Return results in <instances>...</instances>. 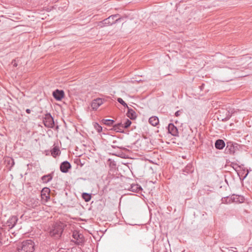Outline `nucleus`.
Returning <instances> with one entry per match:
<instances>
[{
    "label": "nucleus",
    "instance_id": "obj_1",
    "mask_svg": "<svg viewBox=\"0 0 252 252\" xmlns=\"http://www.w3.org/2000/svg\"><path fill=\"white\" fill-rule=\"evenodd\" d=\"M35 244L31 239L22 242L17 247L18 252H34Z\"/></svg>",
    "mask_w": 252,
    "mask_h": 252
},
{
    "label": "nucleus",
    "instance_id": "obj_2",
    "mask_svg": "<svg viewBox=\"0 0 252 252\" xmlns=\"http://www.w3.org/2000/svg\"><path fill=\"white\" fill-rule=\"evenodd\" d=\"M63 232V226L62 223L59 222L56 223L52 226V230H51L50 234L51 236L56 237H60Z\"/></svg>",
    "mask_w": 252,
    "mask_h": 252
},
{
    "label": "nucleus",
    "instance_id": "obj_3",
    "mask_svg": "<svg viewBox=\"0 0 252 252\" xmlns=\"http://www.w3.org/2000/svg\"><path fill=\"white\" fill-rule=\"evenodd\" d=\"M221 105V114H225V117L221 118V121H225L228 120L233 113L234 112V109L230 105H229L228 107Z\"/></svg>",
    "mask_w": 252,
    "mask_h": 252
},
{
    "label": "nucleus",
    "instance_id": "obj_4",
    "mask_svg": "<svg viewBox=\"0 0 252 252\" xmlns=\"http://www.w3.org/2000/svg\"><path fill=\"white\" fill-rule=\"evenodd\" d=\"M43 122L45 126L46 127L53 128L54 126L55 123L54 118L51 116L50 114H47L45 116Z\"/></svg>",
    "mask_w": 252,
    "mask_h": 252
},
{
    "label": "nucleus",
    "instance_id": "obj_5",
    "mask_svg": "<svg viewBox=\"0 0 252 252\" xmlns=\"http://www.w3.org/2000/svg\"><path fill=\"white\" fill-rule=\"evenodd\" d=\"M118 16V15H113L111 16H109L108 18L104 20L102 22L104 26H109L113 24L116 23L117 21L119 20V19H115Z\"/></svg>",
    "mask_w": 252,
    "mask_h": 252
},
{
    "label": "nucleus",
    "instance_id": "obj_6",
    "mask_svg": "<svg viewBox=\"0 0 252 252\" xmlns=\"http://www.w3.org/2000/svg\"><path fill=\"white\" fill-rule=\"evenodd\" d=\"M104 100L101 98H96L94 99L91 103V107L93 110H96V109L99 107L101 105L103 104Z\"/></svg>",
    "mask_w": 252,
    "mask_h": 252
},
{
    "label": "nucleus",
    "instance_id": "obj_7",
    "mask_svg": "<svg viewBox=\"0 0 252 252\" xmlns=\"http://www.w3.org/2000/svg\"><path fill=\"white\" fill-rule=\"evenodd\" d=\"M168 133L174 136H179V132L176 126L173 124H168Z\"/></svg>",
    "mask_w": 252,
    "mask_h": 252
},
{
    "label": "nucleus",
    "instance_id": "obj_8",
    "mask_svg": "<svg viewBox=\"0 0 252 252\" xmlns=\"http://www.w3.org/2000/svg\"><path fill=\"white\" fill-rule=\"evenodd\" d=\"M52 95L56 100L60 101L64 96V92L63 90L57 89L53 92Z\"/></svg>",
    "mask_w": 252,
    "mask_h": 252
},
{
    "label": "nucleus",
    "instance_id": "obj_9",
    "mask_svg": "<svg viewBox=\"0 0 252 252\" xmlns=\"http://www.w3.org/2000/svg\"><path fill=\"white\" fill-rule=\"evenodd\" d=\"M70 167V163L67 161H64L61 163V164H60V171H61L63 173H65L67 172L68 170L69 169Z\"/></svg>",
    "mask_w": 252,
    "mask_h": 252
},
{
    "label": "nucleus",
    "instance_id": "obj_10",
    "mask_svg": "<svg viewBox=\"0 0 252 252\" xmlns=\"http://www.w3.org/2000/svg\"><path fill=\"white\" fill-rule=\"evenodd\" d=\"M18 220V218L16 216H12L6 221L7 226H9V228H12L16 224Z\"/></svg>",
    "mask_w": 252,
    "mask_h": 252
},
{
    "label": "nucleus",
    "instance_id": "obj_11",
    "mask_svg": "<svg viewBox=\"0 0 252 252\" xmlns=\"http://www.w3.org/2000/svg\"><path fill=\"white\" fill-rule=\"evenodd\" d=\"M234 152V147L231 142H226V146L224 150L225 154H232Z\"/></svg>",
    "mask_w": 252,
    "mask_h": 252
},
{
    "label": "nucleus",
    "instance_id": "obj_12",
    "mask_svg": "<svg viewBox=\"0 0 252 252\" xmlns=\"http://www.w3.org/2000/svg\"><path fill=\"white\" fill-rule=\"evenodd\" d=\"M39 205V201L36 198H30L28 201V205L32 208H35Z\"/></svg>",
    "mask_w": 252,
    "mask_h": 252
},
{
    "label": "nucleus",
    "instance_id": "obj_13",
    "mask_svg": "<svg viewBox=\"0 0 252 252\" xmlns=\"http://www.w3.org/2000/svg\"><path fill=\"white\" fill-rule=\"evenodd\" d=\"M50 193V189L47 188H45L41 190V196L42 199L47 201L50 199L49 193Z\"/></svg>",
    "mask_w": 252,
    "mask_h": 252
},
{
    "label": "nucleus",
    "instance_id": "obj_14",
    "mask_svg": "<svg viewBox=\"0 0 252 252\" xmlns=\"http://www.w3.org/2000/svg\"><path fill=\"white\" fill-rule=\"evenodd\" d=\"M73 237L76 240L78 245H81L83 242V236L77 232H74L73 233Z\"/></svg>",
    "mask_w": 252,
    "mask_h": 252
},
{
    "label": "nucleus",
    "instance_id": "obj_15",
    "mask_svg": "<svg viewBox=\"0 0 252 252\" xmlns=\"http://www.w3.org/2000/svg\"><path fill=\"white\" fill-rule=\"evenodd\" d=\"M127 117L131 120H134L136 117L135 112L131 108H127V112L126 113Z\"/></svg>",
    "mask_w": 252,
    "mask_h": 252
},
{
    "label": "nucleus",
    "instance_id": "obj_16",
    "mask_svg": "<svg viewBox=\"0 0 252 252\" xmlns=\"http://www.w3.org/2000/svg\"><path fill=\"white\" fill-rule=\"evenodd\" d=\"M232 201L235 203H243L244 201V198L243 196L237 195L235 194L232 195Z\"/></svg>",
    "mask_w": 252,
    "mask_h": 252
},
{
    "label": "nucleus",
    "instance_id": "obj_17",
    "mask_svg": "<svg viewBox=\"0 0 252 252\" xmlns=\"http://www.w3.org/2000/svg\"><path fill=\"white\" fill-rule=\"evenodd\" d=\"M142 189L141 187L137 184H132L130 188V190L134 192H138Z\"/></svg>",
    "mask_w": 252,
    "mask_h": 252
},
{
    "label": "nucleus",
    "instance_id": "obj_18",
    "mask_svg": "<svg viewBox=\"0 0 252 252\" xmlns=\"http://www.w3.org/2000/svg\"><path fill=\"white\" fill-rule=\"evenodd\" d=\"M233 202L232 201V195L231 196H226L221 197V203H231Z\"/></svg>",
    "mask_w": 252,
    "mask_h": 252
},
{
    "label": "nucleus",
    "instance_id": "obj_19",
    "mask_svg": "<svg viewBox=\"0 0 252 252\" xmlns=\"http://www.w3.org/2000/svg\"><path fill=\"white\" fill-rule=\"evenodd\" d=\"M149 122L150 125L156 126L158 124V119L156 116H153L149 118Z\"/></svg>",
    "mask_w": 252,
    "mask_h": 252
},
{
    "label": "nucleus",
    "instance_id": "obj_20",
    "mask_svg": "<svg viewBox=\"0 0 252 252\" xmlns=\"http://www.w3.org/2000/svg\"><path fill=\"white\" fill-rule=\"evenodd\" d=\"M52 179V176L51 174H48L41 177V180L43 181L44 183H47L50 182Z\"/></svg>",
    "mask_w": 252,
    "mask_h": 252
},
{
    "label": "nucleus",
    "instance_id": "obj_21",
    "mask_svg": "<svg viewBox=\"0 0 252 252\" xmlns=\"http://www.w3.org/2000/svg\"><path fill=\"white\" fill-rule=\"evenodd\" d=\"M51 153L52 156L56 157V156H58L60 154V151L58 147H55L53 149L51 150Z\"/></svg>",
    "mask_w": 252,
    "mask_h": 252
},
{
    "label": "nucleus",
    "instance_id": "obj_22",
    "mask_svg": "<svg viewBox=\"0 0 252 252\" xmlns=\"http://www.w3.org/2000/svg\"><path fill=\"white\" fill-rule=\"evenodd\" d=\"M102 122L104 125H107L108 126H113L115 123V121L111 119H103L102 120Z\"/></svg>",
    "mask_w": 252,
    "mask_h": 252
},
{
    "label": "nucleus",
    "instance_id": "obj_23",
    "mask_svg": "<svg viewBox=\"0 0 252 252\" xmlns=\"http://www.w3.org/2000/svg\"><path fill=\"white\" fill-rule=\"evenodd\" d=\"M82 197L86 202H89L92 198V196L88 193H82Z\"/></svg>",
    "mask_w": 252,
    "mask_h": 252
},
{
    "label": "nucleus",
    "instance_id": "obj_24",
    "mask_svg": "<svg viewBox=\"0 0 252 252\" xmlns=\"http://www.w3.org/2000/svg\"><path fill=\"white\" fill-rule=\"evenodd\" d=\"M112 147L113 148H117L124 149V148H123L119 144H118V142L116 140L113 141Z\"/></svg>",
    "mask_w": 252,
    "mask_h": 252
},
{
    "label": "nucleus",
    "instance_id": "obj_25",
    "mask_svg": "<svg viewBox=\"0 0 252 252\" xmlns=\"http://www.w3.org/2000/svg\"><path fill=\"white\" fill-rule=\"evenodd\" d=\"M123 122L124 123V127L126 128L129 127L131 124V121L129 120H128L127 119L123 121Z\"/></svg>",
    "mask_w": 252,
    "mask_h": 252
},
{
    "label": "nucleus",
    "instance_id": "obj_26",
    "mask_svg": "<svg viewBox=\"0 0 252 252\" xmlns=\"http://www.w3.org/2000/svg\"><path fill=\"white\" fill-rule=\"evenodd\" d=\"M112 126L113 130L117 132H122L124 131L123 128L118 126L117 124L113 125Z\"/></svg>",
    "mask_w": 252,
    "mask_h": 252
},
{
    "label": "nucleus",
    "instance_id": "obj_27",
    "mask_svg": "<svg viewBox=\"0 0 252 252\" xmlns=\"http://www.w3.org/2000/svg\"><path fill=\"white\" fill-rule=\"evenodd\" d=\"M185 171L188 173L189 172H192L193 171V167L192 166L191 164H188L186 168H185Z\"/></svg>",
    "mask_w": 252,
    "mask_h": 252
},
{
    "label": "nucleus",
    "instance_id": "obj_28",
    "mask_svg": "<svg viewBox=\"0 0 252 252\" xmlns=\"http://www.w3.org/2000/svg\"><path fill=\"white\" fill-rule=\"evenodd\" d=\"M117 100H118V102H119L120 104H121L122 105H123L124 107L128 108L127 105L126 103V102L124 101L123 100V99L122 98H121V97H118V99H117Z\"/></svg>",
    "mask_w": 252,
    "mask_h": 252
},
{
    "label": "nucleus",
    "instance_id": "obj_29",
    "mask_svg": "<svg viewBox=\"0 0 252 252\" xmlns=\"http://www.w3.org/2000/svg\"><path fill=\"white\" fill-rule=\"evenodd\" d=\"M94 126L96 131L100 132L102 131V127L98 124L95 123Z\"/></svg>",
    "mask_w": 252,
    "mask_h": 252
},
{
    "label": "nucleus",
    "instance_id": "obj_30",
    "mask_svg": "<svg viewBox=\"0 0 252 252\" xmlns=\"http://www.w3.org/2000/svg\"><path fill=\"white\" fill-rule=\"evenodd\" d=\"M215 146L218 150H220V139H218L216 143H215Z\"/></svg>",
    "mask_w": 252,
    "mask_h": 252
},
{
    "label": "nucleus",
    "instance_id": "obj_31",
    "mask_svg": "<svg viewBox=\"0 0 252 252\" xmlns=\"http://www.w3.org/2000/svg\"><path fill=\"white\" fill-rule=\"evenodd\" d=\"M117 125H118V126L121 127L122 128H123V130H124V128H126V127H124V123L123 122H120L118 124H117Z\"/></svg>",
    "mask_w": 252,
    "mask_h": 252
},
{
    "label": "nucleus",
    "instance_id": "obj_32",
    "mask_svg": "<svg viewBox=\"0 0 252 252\" xmlns=\"http://www.w3.org/2000/svg\"><path fill=\"white\" fill-rule=\"evenodd\" d=\"M221 68H222V70H221V72L224 75L226 73L227 71L228 70V69L227 68H225L224 67H221Z\"/></svg>",
    "mask_w": 252,
    "mask_h": 252
},
{
    "label": "nucleus",
    "instance_id": "obj_33",
    "mask_svg": "<svg viewBox=\"0 0 252 252\" xmlns=\"http://www.w3.org/2000/svg\"><path fill=\"white\" fill-rule=\"evenodd\" d=\"M221 150L225 147V142L223 140H222L221 141Z\"/></svg>",
    "mask_w": 252,
    "mask_h": 252
},
{
    "label": "nucleus",
    "instance_id": "obj_34",
    "mask_svg": "<svg viewBox=\"0 0 252 252\" xmlns=\"http://www.w3.org/2000/svg\"><path fill=\"white\" fill-rule=\"evenodd\" d=\"M12 65H13V66L14 67H17V63H16V60H13L12 62Z\"/></svg>",
    "mask_w": 252,
    "mask_h": 252
},
{
    "label": "nucleus",
    "instance_id": "obj_35",
    "mask_svg": "<svg viewBox=\"0 0 252 252\" xmlns=\"http://www.w3.org/2000/svg\"><path fill=\"white\" fill-rule=\"evenodd\" d=\"M181 112L180 111H177L175 112V116L176 117H179L180 115L181 114Z\"/></svg>",
    "mask_w": 252,
    "mask_h": 252
},
{
    "label": "nucleus",
    "instance_id": "obj_36",
    "mask_svg": "<svg viewBox=\"0 0 252 252\" xmlns=\"http://www.w3.org/2000/svg\"><path fill=\"white\" fill-rule=\"evenodd\" d=\"M232 68L239 69L240 68L239 65H233V67Z\"/></svg>",
    "mask_w": 252,
    "mask_h": 252
},
{
    "label": "nucleus",
    "instance_id": "obj_37",
    "mask_svg": "<svg viewBox=\"0 0 252 252\" xmlns=\"http://www.w3.org/2000/svg\"><path fill=\"white\" fill-rule=\"evenodd\" d=\"M26 112H27L28 114H30L31 112V110L29 109H27L26 110Z\"/></svg>",
    "mask_w": 252,
    "mask_h": 252
},
{
    "label": "nucleus",
    "instance_id": "obj_38",
    "mask_svg": "<svg viewBox=\"0 0 252 252\" xmlns=\"http://www.w3.org/2000/svg\"><path fill=\"white\" fill-rule=\"evenodd\" d=\"M10 160H11V161H12V163H13V164H14V161H13V159H10Z\"/></svg>",
    "mask_w": 252,
    "mask_h": 252
},
{
    "label": "nucleus",
    "instance_id": "obj_39",
    "mask_svg": "<svg viewBox=\"0 0 252 252\" xmlns=\"http://www.w3.org/2000/svg\"><path fill=\"white\" fill-rule=\"evenodd\" d=\"M44 193H45V194H47V191H44Z\"/></svg>",
    "mask_w": 252,
    "mask_h": 252
},
{
    "label": "nucleus",
    "instance_id": "obj_40",
    "mask_svg": "<svg viewBox=\"0 0 252 252\" xmlns=\"http://www.w3.org/2000/svg\"><path fill=\"white\" fill-rule=\"evenodd\" d=\"M230 73H232V69H230Z\"/></svg>",
    "mask_w": 252,
    "mask_h": 252
},
{
    "label": "nucleus",
    "instance_id": "obj_41",
    "mask_svg": "<svg viewBox=\"0 0 252 252\" xmlns=\"http://www.w3.org/2000/svg\"><path fill=\"white\" fill-rule=\"evenodd\" d=\"M1 242L0 241V245H1Z\"/></svg>",
    "mask_w": 252,
    "mask_h": 252
}]
</instances>
